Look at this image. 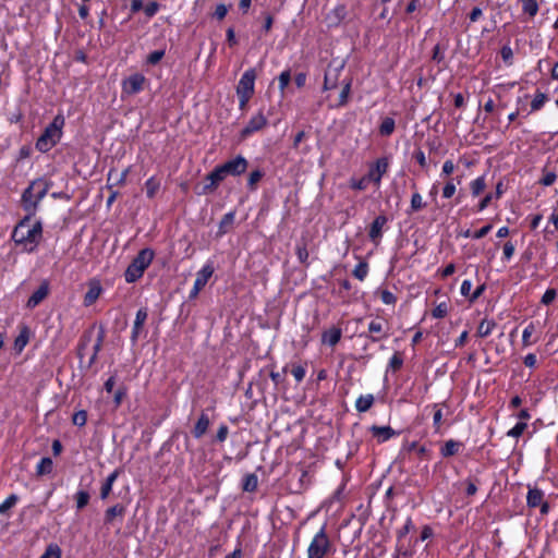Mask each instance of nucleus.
<instances>
[{"instance_id": "7c9ffc66", "label": "nucleus", "mask_w": 558, "mask_h": 558, "mask_svg": "<svg viewBox=\"0 0 558 558\" xmlns=\"http://www.w3.org/2000/svg\"><path fill=\"white\" fill-rule=\"evenodd\" d=\"M461 183V178L457 180L450 178L442 187V197L446 199L451 198L457 192V185Z\"/></svg>"}, {"instance_id": "f3484780", "label": "nucleus", "mask_w": 558, "mask_h": 558, "mask_svg": "<svg viewBox=\"0 0 558 558\" xmlns=\"http://www.w3.org/2000/svg\"><path fill=\"white\" fill-rule=\"evenodd\" d=\"M526 505L529 508H537L545 499V494L537 487L527 486Z\"/></svg>"}, {"instance_id": "b1692460", "label": "nucleus", "mask_w": 558, "mask_h": 558, "mask_svg": "<svg viewBox=\"0 0 558 558\" xmlns=\"http://www.w3.org/2000/svg\"><path fill=\"white\" fill-rule=\"evenodd\" d=\"M125 513V507L123 505H114L108 508L105 512V522L112 523L117 518L123 519Z\"/></svg>"}, {"instance_id": "412c9836", "label": "nucleus", "mask_w": 558, "mask_h": 558, "mask_svg": "<svg viewBox=\"0 0 558 558\" xmlns=\"http://www.w3.org/2000/svg\"><path fill=\"white\" fill-rule=\"evenodd\" d=\"M502 182H498L497 185H496V192L495 193H488L484 196V198L478 203L477 205V211H483L486 207H488V205L490 204V202L495 198V199H499L501 197V195L504 194V189H502Z\"/></svg>"}, {"instance_id": "13d9d810", "label": "nucleus", "mask_w": 558, "mask_h": 558, "mask_svg": "<svg viewBox=\"0 0 558 558\" xmlns=\"http://www.w3.org/2000/svg\"><path fill=\"white\" fill-rule=\"evenodd\" d=\"M515 246L512 242L508 241L504 244L502 254L505 260H510L514 255Z\"/></svg>"}, {"instance_id": "c756f323", "label": "nucleus", "mask_w": 558, "mask_h": 558, "mask_svg": "<svg viewBox=\"0 0 558 558\" xmlns=\"http://www.w3.org/2000/svg\"><path fill=\"white\" fill-rule=\"evenodd\" d=\"M53 462L50 458L45 457L41 458L40 461L36 465V474L38 476L48 475L52 472Z\"/></svg>"}, {"instance_id": "9b49d317", "label": "nucleus", "mask_w": 558, "mask_h": 558, "mask_svg": "<svg viewBox=\"0 0 558 558\" xmlns=\"http://www.w3.org/2000/svg\"><path fill=\"white\" fill-rule=\"evenodd\" d=\"M227 178L221 166H217L210 173L206 175V183L203 187L202 194L215 191L218 185Z\"/></svg>"}, {"instance_id": "680f3d73", "label": "nucleus", "mask_w": 558, "mask_h": 558, "mask_svg": "<svg viewBox=\"0 0 558 558\" xmlns=\"http://www.w3.org/2000/svg\"><path fill=\"white\" fill-rule=\"evenodd\" d=\"M448 313V307L445 302L438 304L432 312L434 318H444Z\"/></svg>"}, {"instance_id": "0eeeda50", "label": "nucleus", "mask_w": 558, "mask_h": 558, "mask_svg": "<svg viewBox=\"0 0 558 558\" xmlns=\"http://www.w3.org/2000/svg\"><path fill=\"white\" fill-rule=\"evenodd\" d=\"M220 166L222 167L227 177H238L246 171L248 167V161L243 156L239 155L235 158L230 159Z\"/></svg>"}, {"instance_id": "f8f14e48", "label": "nucleus", "mask_w": 558, "mask_h": 558, "mask_svg": "<svg viewBox=\"0 0 558 558\" xmlns=\"http://www.w3.org/2000/svg\"><path fill=\"white\" fill-rule=\"evenodd\" d=\"M368 332L371 336L367 337L372 342H378L388 337L386 324L380 319H374L368 324Z\"/></svg>"}, {"instance_id": "f704fd0d", "label": "nucleus", "mask_w": 558, "mask_h": 558, "mask_svg": "<svg viewBox=\"0 0 558 558\" xmlns=\"http://www.w3.org/2000/svg\"><path fill=\"white\" fill-rule=\"evenodd\" d=\"M522 5V11L531 17H534L538 12V4L536 0H519Z\"/></svg>"}, {"instance_id": "c03bdc74", "label": "nucleus", "mask_w": 558, "mask_h": 558, "mask_svg": "<svg viewBox=\"0 0 558 558\" xmlns=\"http://www.w3.org/2000/svg\"><path fill=\"white\" fill-rule=\"evenodd\" d=\"M264 177V172L260 170H254L250 173L247 178V187L252 191L256 189L257 183L262 180Z\"/></svg>"}, {"instance_id": "338daca9", "label": "nucleus", "mask_w": 558, "mask_h": 558, "mask_svg": "<svg viewBox=\"0 0 558 558\" xmlns=\"http://www.w3.org/2000/svg\"><path fill=\"white\" fill-rule=\"evenodd\" d=\"M557 296V292L555 289H547L542 296V303L544 305H549Z\"/></svg>"}, {"instance_id": "7ed1b4c3", "label": "nucleus", "mask_w": 558, "mask_h": 558, "mask_svg": "<svg viewBox=\"0 0 558 558\" xmlns=\"http://www.w3.org/2000/svg\"><path fill=\"white\" fill-rule=\"evenodd\" d=\"M155 253L151 248H143L128 266L124 278L128 283L137 281L154 259Z\"/></svg>"}, {"instance_id": "9d476101", "label": "nucleus", "mask_w": 558, "mask_h": 558, "mask_svg": "<svg viewBox=\"0 0 558 558\" xmlns=\"http://www.w3.org/2000/svg\"><path fill=\"white\" fill-rule=\"evenodd\" d=\"M389 167V161L386 157L377 159L369 168L367 175L371 182H374L376 185L380 184L383 175L387 172Z\"/></svg>"}, {"instance_id": "bf43d9fd", "label": "nucleus", "mask_w": 558, "mask_h": 558, "mask_svg": "<svg viewBox=\"0 0 558 558\" xmlns=\"http://www.w3.org/2000/svg\"><path fill=\"white\" fill-rule=\"evenodd\" d=\"M291 81V74L289 70L282 71L278 76L279 88L284 90Z\"/></svg>"}, {"instance_id": "c85d7f7f", "label": "nucleus", "mask_w": 558, "mask_h": 558, "mask_svg": "<svg viewBox=\"0 0 558 558\" xmlns=\"http://www.w3.org/2000/svg\"><path fill=\"white\" fill-rule=\"evenodd\" d=\"M486 189L485 175L477 177L470 182V190L473 197H477Z\"/></svg>"}, {"instance_id": "79ce46f5", "label": "nucleus", "mask_w": 558, "mask_h": 558, "mask_svg": "<svg viewBox=\"0 0 558 558\" xmlns=\"http://www.w3.org/2000/svg\"><path fill=\"white\" fill-rule=\"evenodd\" d=\"M102 342H104V332L101 331V332H99L97 340H96L95 344L93 345V354L90 355L89 361H88L89 366L96 362L98 352L101 350Z\"/></svg>"}, {"instance_id": "4be33fe9", "label": "nucleus", "mask_w": 558, "mask_h": 558, "mask_svg": "<svg viewBox=\"0 0 558 558\" xmlns=\"http://www.w3.org/2000/svg\"><path fill=\"white\" fill-rule=\"evenodd\" d=\"M29 329L27 326H23L20 330L19 336L14 340V350L16 353H21L29 341Z\"/></svg>"}, {"instance_id": "2eb2a0df", "label": "nucleus", "mask_w": 558, "mask_h": 558, "mask_svg": "<svg viewBox=\"0 0 558 558\" xmlns=\"http://www.w3.org/2000/svg\"><path fill=\"white\" fill-rule=\"evenodd\" d=\"M369 432L374 438L377 439V442L381 444L390 438L399 435V433L395 429H392L390 426H377L373 425L369 428Z\"/></svg>"}, {"instance_id": "6ab92c4d", "label": "nucleus", "mask_w": 558, "mask_h": 558, "mask_svg": "<svg viewBox=\"0 0 558 558\" xmlns=\"http://www.w3.org/2000/svg\"><path fill=\"white\" fill-rule=\"evenodd\" d=\"M342 331L338 327H331L322 335V342L329 347H335L341 339Z\"/></svg>"}, {"instance_id": "6e6552de", "label": "nucleus", "mask_w": 558, "mask_h": 558, "mask_svg": "<svg viewBox=\"0 0 558 558\" xmlns=\"http://www.w3.org/2000/svg\"><path fill=\"white\" fill-rule=\"evenodd\" d=\"M267 117L263 113V111H258L254 114L247 122V124L241 131V136L246 138L251 136L253 133H256L263 130L267 125Z\"/></svg>"}, {"instance_id": "603ef678", "label": "nucleus", "mask_w": 558, "mask_h": 558, "mask_svg": "<svg viewBox=\"0 0 558 558\" xmlns=\"http://www.w3.org/2000/svg\"><path fill=\"white\" fill-rule=\"evenodd\" d=\"M89 494L86 490H78L75 494L77 509H83L84 507H86L89 501Z\"/></svg>"}, {"instance_id": "5701e85b", "label": "nucleus", "mask_w": 558, "mask_h": 558, "mask_svg": "<svg viewBox=\"0 0 558 558\" xmlns=\"http://www.w3.org/2000/svg\"><path fill=\"white\" fill-rule=\"evenodd\" d=\"M28 187L34 192L35 197L39 203L46 196L49 190V184L44 180H36L33 181Z\"/></svg>"}, {"instance_id": "3c124183", "label": "nucleus", "mask_w": 558, "mask_h": 558, "mask_svg": "<svg viewBox=\"0 0 558 558\" xmlns=\"http://www.w3.org/2000/svg\"><path fill=\"white\" fill-rule=\"evenodd\" d=\"M87 422V412L85 410H80L75 412L72 416V423L75 426L83 427Z\"/></svg>"}, {"instance_id": "052dcab7", "label": "nucleus", "mask_w": 558, "mask_h": 558, "mask_svg": "<svg viewBox=\"0 0 558 558\" xmlns=\"http://www.w3.org/2000/svg\"><path fill=\"white\" fill-rule=\"evenodd\" d=\"M296 256L302 264H306L308 259V251L305 244L296 245Z\"/></svg>"}, {"instance_id": "aec40b11", "label": "nucleus", "mask_w": 558, "mask_h": 558, "mask_svg": "<svg viewBox=\"0 0 558 558\" xmlns=\"http://www.w3.org/2000/svg\"><path fill=\"white\" fill-rule=\"evenodd\" d=\"M101 292H102V288L98 281L90 282L88 290L84 296V304L86 306L94 304L97 301V299L100 296Z\"/></svg>"}, {"instance_id": "e2e57ef3", "label": "nucleus", "mask_w": 558, "mask_h": 558, "mask_svg": "<svg viewBox=\"0 0 558 558\" xmlns=\"http://www.w3.org/2000/svg\"><path fill=\"white\" fill-rule=\"evenodd\" d=\"M403 359L400 353L396 352L389 360V367L393 371H398L402 367Z\"/></svg>"}, {"instance_id": "de8ad7c7", "label": "nucleus", "mask_w": 558, "mask_h": 558, "mask_svg": "<svg viewBox=\"0 0 558 558\" xmlns=\"http://www.w3.org/2000/svg\"><path fill=\"white\" fill-rule=\"evenodd\" d=\"M527 424L525 422H518L512 428L507 432L508 437L519 438L526 429Z\"/></svg>"}, {"instance_id": "e433bc0d", "label": "nucleus", "mask_w": 558, "mask_h": 558, "mask_svg": "<svg viewBox=\"0 0 558 558\" xmlns=\"http://www.w3.org/2000/svg\"><path fill=\"white\" fill-rule=\"evenodd\" d=\"M234 213L230 211V213H227L226 215H223L222 219L220 220V223H219V235H222L225 233L228 232L229 228L233 225L234 222Z\"/></svg>"}, {"instance_id": "20e7f679", "label": "nucleus", "mask_w": 558, "mask_h": 558, "mask_svg": "<svg viewBox=\"0 0 558 558\" xmlns=\"http://www.w3.org/2000/svg\"><path fill=\"white\" fill-rule=\"evenodd\" d=\"M333 551L332 543L327 535L326 525H323L308 544L307 558H325Z\"/></svg>"}, {"instance_id": "f257e3e1", "label": "nucleus", "mask_w": 558, "mask_h": 558, "mask_svg": "<svg viewBox=\"0 0 558 558\" xmlns=\"http://www.w3.org/2000/svg\"><path fill=\"white\" fill-rule=\"evenodd\" d=\"M11 238L15 245L22 247L23 252L33 253L43 238L41 222L36 221L32 223L31 218L27 216L15 226Z\"/></svg>"}, {"instance_id": "423d86ee", "label": "nucleus", "mask_w": 558, "mask_h": 558, "mask_svg": "<svg viewBox=\"0 0 558 558\" xmlns=\"http://www.w3.org/2000/svg\"><path fill=\"white\" fill-rule=\"evenodd\" d=\"M213 274L214 267L211 265H204L201 270L197 271L193 288L190 292V299H194L198 295L199 291L207 284Z\"/></svg>"}, {"instance_id": "5fc2aeb1", "label": "nucleus", "mask_w": 558, "mask_h": 558, "mask_svg": "<svg viewBox=\"0 0 558 558\" xmlns=\"http://www.w3.org/2000/svg\"><path fill=\"white\" fill-rule=\"evenodd\" d=\"M433 408L435 410L433 415V425L435 427V430L438 432L440 429L442 422V411L438 404H434Z\"/></svg>"}, {"instance_id": "a18cd8bd", "label": "nucleus", "mask_w": 558, "mask_h": 558, "mask_svg": "<svg viewBox=\"0 0 558 558\" xmlns=\"http://www.w3.org/2000/svg\"><path fill=\"white\" fill-rule=\"evenodd\" d=\"M369 182H371V180L368 179L367 174L364 175L361 179L352 178L350 180V187L353 189V190L363 191V190H365L367 187Z\"/></svg>"}, {"instance_id": "4d7b16f0", "label": "nucleus", "mask_w": 558, "mask_h": 558, "mask_svg": "<svg viewBox=\"0 0 558 558\" xmlns=\"http://www.w3.org/2000/svg\"><path fill=\"white\" fill-rule=\"evenodd\" d=\"M556 179H557V175L555 172L544 171V174H543L542 179L539 180V183L543 184L544 186H550L555 183Z\"/></svg>"}, {"instance_id": "dca6fc26", "label": "nucleus", "mask_w": 558, "mask_h": 558, "mask_svg": "<svg viewBox=\"0 0 558 558\" xmlns=\"http://www.w3.org/2000/svg\"><path fill=\"white\" fill-rule=\"evenodd\" d=\"M49 293V284L47 281H43L38 289L29 296L27 301V307L34 308L41 303Z\"/></svg>"}, {"instance_id": "39448f33", "label": "nucleus", "mask_w": 558, "mask_h": 558, "mask_svg": "<svg viewBox=\"0 0 558 558\" xmlns=\"http://www.w3.org/2000/svg\"><path fill=\"white\" fill-rule=\"evenodd\" d=\"M256 77L257 74L255 69H248L242 74L236 85V96L239 99V107L241 110H244L246 108L250 99L253 97L255 93Z\"/></svg>"}, {"instance_id": "393cba45", "label": "nucleus", "mask_w": 558, "mask_h": 558, "mask_svg": "<svg viewBox=\"0 0 558 558\" xmlns=\"http://www.w3.org/2000/svg\"><path fill=\"white\" fill-rule=\"evenodd\" d=\"M22 203H23V207L25 210L29 211V213H34L37 205H38V201L36 199L35 197V194L34 192L31 191L29 187H27L23 194H22Z\"/></svg>"}, {"instance_id": "bb28decb", "label": "nucleus", "mask_w": 558, "mask_h": 558, "mask_svg": "<svg viewBox=\"0 0 558 558\" xmlns=\"http://www.w3.org/2000/svg\"><path fill=\"white\" fill-rule=\"evenodd\" d=\"M374 396L372 393L361 395L355 401L357 412H367L374 404Z\"/></svg>"}, {"instance_id": "cd10ccee", "label": "nucleus", "mask_w": 558, "mask_h": 558, "mask_svg": "<svg viewBox=\"0 0 558 558\" xmlns=\"http://www.w3.org/2000/svg\"><path fill=\"white\" fill-rule=\"evenodd\" d=\"M412 187L415 189V192L411 197L410 210L408 211L409 214L420 211L426 206V204L423 202L422 195L416 191L415 183L412 184Z\"/></svg>"}, {"instance_id": "473e14b6", "label": "nucleus", "mask_w": 558, "mask_h": 558, "mask_svg": "<svg viewBox=\"0 0 558 558\" xmlns=\"http://www.w3.org/2000/svg\"><path fill=\"white\" fill-rule=\"evenodd\" d=\"M258 478L254 473L246 474L243 478L242 489L247 493H253L257 489Z\"/></svg>"}, {"instance_id": "ea45409f", "label": "nucleus", "mask_w": 558, "mask_h": 558, "mask_svg": "<svg viewBox=\"0 0 558 558\" xmlns=\"http://www.w3.org/2000/svg\"><path fill=\"white\" fill-rule=\"evenodd\" d=\"M546 101H547V96L542 92H536V94L531 102V110L532 111L541 110Z\"/></svg>"}, {"instance_id": "4468645a", "label": "nucleus", "mask_w": 558, "mask_h": 558, "mask_svg": "<svg viewBox=\"0 0 558 558\" xmlns=\"http://www.w3.org/2000/svg\"><path fill=\"white\" fill-rule=\"evenodd\" d=\"M147 317H148V312L146 308H140L137 312H136V315H135V320H134V324H133V328H132V332H131V341L132 343H136L137 342V339L141 335V331L147 320Z\"/></svg>"}, {"instance_id": "09e8293b", "label": "nucleus", "mask_w": 558, "mask_h": 558, "mask_svg": "<svg viewBox=\"0 0 558 558\" xmlns=\"http://www.w3.org/2000/svg\"><path fill=\"white\" fill-rule=\"evenodd\" d=\"M535 330V326L533 323H530L522 332V344L523 347H530L534 343V341H531V336L533 335Z\"/></svg>"}, {"instance_id": "6e6d98bb", "label": "nucleus", "mask_w": 558, "mask_h": 558, "mask_svg": "<svg viewBox=\"0 0 558 558\" xmlns=\"http://www.w3.org/2000/svg\"><path fill=\"white\" fill-rule=\"evenodd\" d=\"M500 54L505 63H507L508 65L512 64L513 51L509 45L502 46Z\"/></svg>"}, {"instance_id": "0e129e2a", "label": "nucleus", "mask_w": 558, "mask_h": 558, "mask_svg": "<svg viewBox=\"0 0 558 558\" xmlns=\"http://www.w3.org/2000/svg\"><path fill=\"white\" fill-rule=\"evenodd\" d=\"M380 300L384 304L391 305L396 303L397 298L389 290H383L380 291Z\"/></svg>"}, {"instance_id": "ddd939ff", "label": "nucleus", "mask_w": 558, "mask_h": 558, "mask_svg": "<svg viewBox=\"0 0 558 558\" xmlns=\"http://www.w3.org/2000/svg\"><path fill=\"white\" fill-rule=\"evenodd\" d=\"M387 223V217L384 215L377 216L372 222L368 231V236L374 244H378L383 236V228Z\"/></svg>"}, {"instance_id": "72a5a7b5", "label": "nucleus", "mask_w": 558, "mask_h": 558, "mask_svg": "<svg viewBox=\"0 0 558 558\" xmlns=\"http://www.w3.org/2000/svg\"><path fill=\"white\" fill-rule=\"evenodd\" d=\"M396 128V122L392 118L386 117L383 119L379 125V134L381 136H390Z\"/></svg>"}, {"instance_id": "1a4fd4ad", "label": "nucleus", "mask_w": 558, "mask_h": 558, "mask_svg": "<svg viewBox=\"0 0 558 558\" xmlns=\"http://www.w3.org/2000/svg\"><path fill=\"white\" fill-rule=\"evenodd\" d=\"M145 76L141 73L130 75L122 82V92L128 95L140 93L144 88Z\"/></svg>"}, {"instance_id": "37998d69", "label": "nucleus", "mask_w": 558, "mask_h": 558, "mask_svg": "<svg viewBox=\"0 0 558 558\" xmlns=\"http://www.w3.org/2000/svg\"><path fill=\"white\" fill-rule=\"evenodd\" d=\"M19 497L14 494H11L5 498L3 502L0 504V514L7 513L12 507L16 505Z\"/></svg>"}, {"instance_id": "2f4dec72", "label": "nucleus", "mask_w": 558, "mask_h": 558, "mask_svg": "<svg viewBox=\"0 0 558 558\" xmlns=\"http://www.w3.org/2000/svg\"><path fill=\"white\" fill-rule=\"evenodd\" d=\"M495 327H496V323L494 320L486 319V318L483 319L477 327L478 337H481V338L488 337L493 332Z\"/></svg>"}, {"instance_id": "a19ab883", "label": "nucleus", "mask_w": 558, "mask_h": 558, "mask_svg": "<svg viewBox=\"0 0 558 558\" xmlns=\"http://www.w3.org/2000/svg\"><path fill=\"white\" fill-rule=\"evenodd\" d=\"M353 276L359 279L360 281H363L367 274H368V265L365 262L359 263L354 269H353Z\"/></svg>"}, {"instance_id": "f03ea898", "label": "nucleus", "mask_w": 558, "mask_h": 558, "mask_svg": "<svg viewBox=\"0 0 558 558\" xmlns=\"http://www.w3.org/2000/svg\"><path fill=\"white\" fill-rule=\"evenodd\" d=\"M65 120L62 114H57L52 122L46 126L36 142V149L41 153L49 151L62 137V129Z\"/></svg>"}, {"instance_id": "8fccbe9b", "label": "nucleus", "mask_w": 558, "mask_h": 558, "mask_svg": "<svg viewBox=\"0 0 558 558\" xmlns=\"http://www.w3.org/2000/svg\"><path fill=\"white\" fill-rule=\"evenodd\" d=\"M291 374L296 383H301L306 375V367L302 364H292Z\"/></svg>"}, {"instance_id": "49530a36", "label": "nucleus", "mask_w": 558, "mask_h": 558, "mask_svg": "<svg viewBox=\"0 0 558 558\" xmlns=\"http://www.w3.org/2000/svg\"><path fill=\"white\" fill-rule=\"evenodd\" d=\"M40 558H61V548L57 544H49Z\"/></svg>"}, {"instance_id": "58836bf2", "label": "nucleus", "mask_w": 558, "mask_h": 558, "mask_svg": "<svg viewBox=\"0 0 558 558\" xmlns=\"http://www.w3.org/2000/svg\"><path fill=\"white\" fill-rule=\"evenodd\" d=\"M412 555L413 550L411 549L410 545L397 543L393 558H409Z\"/></svg>"}, {"instance_id": "a878e982", "label": "nucleus", "mask_w": 558, "mask_h": 558, "mask_svg": "<svg viewBox=\"0 0 558 558\" xmlns=\"http://www.w3.org/2000/svg\"><path fill=\"white\" fill-rule=\"evenodd\" d=\"M461 447H462V444L460 441L449 439L440 448V454L444 458L452 457L459 452Z\"/></svg>"}, {"instance_id": "864d4df0", "label": "nucleus", "mask_w": 558, "mask_h": 558, "mask_svg": "<svg viewBox=\"0 0 558 558\" xmlns=\"http://www.w3.org/2000/svg\"><path fill=\"white\" fill-rule=\"evenodd\" d=\"M165 49L155 50L147 56L146 62L150 65H156L165 57Z\"/></svg>"}, {"instance_id": "c9c22d12", "label": "nucleus", "mask_w": 558, "mask_h": 558, "mask_svg": "<svg viewBox=\"0 0 558 558\" xmlns=\"http://www.w3.org/2000/svg\"><path fill=\"white\" fill-rule=\"evenodd\" d=\"M414 529L413 522L411 518H407L403 526L397 531V543L405 544L404 537Z\"/></svg>"}, {"instance_id": "4c0bfd02", "label": "nucleus", "mask_w": 558, "mask_h": 558, "mask_svg": "<svg viewBox=\"0 0 558 558\" xmlns=\"http://www.w3.org/2000/svg\"><path fill=\"white\" fill-rule=\"evenodd\" d=\"M145 189H146V195L148 198H153L155 197L156 193L159 191L160 189V182L159 180H157L155 177H150L146 182H145Z\"/></svg>"}, {"instance_id": "69168bd1", "label": "nucleus", "mask_w": 558, "mask_h": 558, "mask_svg": "<svg viewBox=\"0 0 558 558\" xmlns=\"http://www.w3.org/2000/svg\"><path fill=\"white\" fill-rule=\"evenodd\" d=\"M337 74L331 78V71L326 72L324 78V89L328 90L336 87Z\"/></svg>"}, {"instance_id": "a211bd4d", "label": "nucleus", "mask_w": 558, "mask_h": 558, "mask_svg": "<svg viewBox=\"0 0 558 558\" xmlns=\"http://www.w3.org/2000/svg\"><path fill=\"white\" fill-rule=\"evenodd\" d=\"M209 425H210V420H209L208 414L205 412H202L197 422L194 425L193 430H192L193 436L196 439L202 438L206 434Z\"/></svg>"}, {"instance_id": "774afa93", "label": "nucleus", "mask_w": 558, "mask_h": 558, "mask_svg": "<svg viewBox=\"0 0 558 558\" xmlns=\"http://www.w3.org/2000/svg\"><path fill=\"white\" fill-rule=\"evenodd\" d=\"M454 169H456V166H454L453 161L448 159L442 165L441 174L440 175L449 177V175H451L453 173Z\"/></svg>"}]
</instances>
